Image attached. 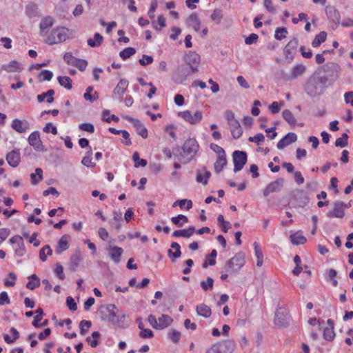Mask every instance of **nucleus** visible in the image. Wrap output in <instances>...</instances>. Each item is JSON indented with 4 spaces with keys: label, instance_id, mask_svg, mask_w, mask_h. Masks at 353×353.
Masks as SVG:
<instances>
[{
    "label": "nucleus",
    "instance_id": "864d4df0",
    "mask_svg": "<svg viewBox=\"0 0 353 353\" xmlns=\"http://www.w3.org/2000/svg\"><path fill=\"white\" fill-rule=\"evenodd\" d=\"M34 313L36 315L34 317V321H32V325L35 327H39V323L41 321L43 316L44 315L43 310L41 307H38Z\"/></svg>",
    "mask_w": 353,
    "mask_h": 353
},
{
    "label": "nucleus",
    "instance_id": "58836bf2",
    "mask_svg": "<svg viewBox=\"0 0 353 353\" xmlns=\"http://www.w3.org/2000/svg\"><path fill=\"white\" fill-rule=\"evenodd\" d=\"M204 175L200 172L199 170L197 171L196 181L198 183H202L204 185L208 184V179L211 176V173L210 171L207 170L205 168H203Z\"/></svg>",
    "mask_w": 353,
    "mask_h": 353
},
{
    "label": "nucleus",
    "instance_id": "de8ad7c7",
    "mask_svg": "<svg viewBox=\"0 0 353 353\" xmlns=\"http://www.w3.org/2000/svg\"><path fill=\"white\" fill-rule=\"evenodd\" d=\"M93 91V87L89 86L86 88L85 92L83 94V98L90 102H94L98 99V94L97 92H94V94H92L91 92Z\"/></svg>",
    "mask_w": 353,
    "mask_h": 353
},
{
    "label": "nucleus",
    "instance_id": "f03ea898",
    "mask_svg": "<svg viewBox=\"0 0 353 353\" xmlns=\"http://www.w3.org/2000/svg\"><path fill=\"white\" fill-rule=\"evenodd\" d=\"M199 145L195 138L188 139L181 147L182 152L177 155L179 161L185 159L184 163L190 162L196 154Z\"/></svg>",
    "mask_w": 353,
    "mask_h": 353
},
{
    "label": "nucleus",
    "instance_id": "20e7f679",
    "mask_svg": "<svg viewBox=\"0 0 353 353\" xmlns=\"http://www.w3.org/2000/svg\"><path fill=\"white\" fill-rule=\"evenodd\" d=\"M245 263L244 254L243 252H239L226 263L225 270L230 274L236 273L240 270Z\"/></svg>",
    "mask_w": 353,
    "mask_h": 353
},
{
    "label": "nucleus",
    "instance_id": "b1692460",
    "mask_svg": "<svg viewBox=\"0 0 353 353\" xmlns=\"http://www.w3.org/2000/svg\"><path fill=\"white\" fill-rule=\"evenodd\" d=\"M107 250L110 251V257L114 263L118 264L121 261V256L123 252V250L118 246L110 245Z\"/></svg>",
    "mask_w": 353,
    "mask_h": 353
},
{
    "label": "nucleus",
    "instance_id": "c756f323",
    "mask_svg": "<svg viewBox=\"0 0 353 353\" xmlns=\"http://www.w3.org/2000/svg\"><path fill=\"white\" fill-rule=\"evenodd\" d=\"M188 24L191 26L194 31L199 32L201 29V21L196 12L192 13L188 19Z\"/></svg>",
    "mask_w": 353,
    "mask_h": 353
},
{
    "label": "nucleus",
    "instance_id": "3c124183",
    "mask_svg": "<svg viewBox=\"0 0 353 353\" xmlns=\"http://www.w3.org/2000/svg\"><path fill=\"white\" fill-rule=\"evenodd\" d=\"M41 141L40 134L39 131L32 132L28 139L29 144L32 146H35Z\"/></svg>",
    "mask_w": 353,
    "mask_h": 353
},
{
    "label": "nucleus",
    "instance_id": "f8f14e48",
    "mask_svg": "<svg viewBox=\"0 0 353 353\" xmlns=\"http://www.w3.org/2000/svg\"><path fill=\"white\" fill-rule=\"evenodd\" d=\"M284 182L285 181L283 178H278L275 181L270 183L263 191V196L266 197L271 193L281 191L283 187Z\"/></svg>",
    "mask_w": 353,
    "mask_h": 353
},
{
    "label": "nucleus",
    "instance_id": "774afa93",
    "mask_svg": "<svg viewBox=\"0 0 353 353\" xmlns=\"http://www.w3.org/2000/svg\"><path fill=\"white\" fill-rule=\"evenodd\" d=\"M43 132L46 133L51 132L52 134H57V128L55 125H54L52 123H47L45 127L43 129Z\"/></svg>",
    "mask_w": 353,
    "mask_h": 353
},
{
    "label": "nucleus",
    "instance_id": "9d476101",
    "mask_svg": "<svg viewBox=\"0 0 353 353\" xmlns=\"http://www.w3.org/2000/svg\"><path fill=\"white\" fill-rule=\"evenodd\" d=\"M179 115L192 125L199 123L203 119V112L200 110H196L194 113L190 110H185L181 112Z\"/></svg>",
    "mask_w": 353,
    "mask_h": 353
},
{
    "label": "nucleus",
    "instance_id": "052dcab7",
    "mask_svg": "<svg viewBox=\"0 0 353 353\" xmlns=\"http://www.w3.org/2000/svg\"><path fill=\"white\" fill-rule=\"evenodd\" d=\"M288 34V30L284 27L277 28L275 30L274 37L276 40L281 41L285 38Z\"/></svg>",
    "mask_w": 353,
    "mask_h": 353
},
{
    "label": "nucleus",
    "instance_id": "39448f33",
    "mask_svg": "<svg viewBox=\"0 0 353 353\" xmlns=\"http://www.w3.org/2000/svg\"><path fill=\"white\" fill-rule=\"evenodd\" d=\"M192 70L188 65L181 64L179 65L172 74V79L177 84L183 83L187 79V77L192 74Z\"/></svg>",
    "mask_w": 353,
    "mask_h": 353
},
{
    "label": "nucleus",
    "instance_id": "e433bc0d",
    "mask_svg": "<svg viewBox=\"0 0 353 353\" xmlns=\"http://www.w3.org/2000/svg\"><path fill=\"white\" fill-rule=\"evenodd\" d=\"M54 94V90L52 89L48 90L46 92H43L39 95H37V101L39 103H42L44 101L45 99L46 98V102L48 103H51L54 101V97L53 95Z\"/></svg>",
    "mask_w": 353,
    "mask_h": 353
},
{
    "label": "nucleus",
    "instance_id": "412c9836",
    "mask_svg": "<svg viewBox=\"0 0 353 353\" xmlns=\"http://www.w3.org/2000/svg\"><path fill=\"white\" fill-rule=\"evenodd\" d=\"M325 14L328 19L335 25L339 26L340 24V13L334 7L330 6H326Z\"/></svg>",
    "mask_w": 353,
    "mask_h": 353
},
{
    "label": "nucleus",
    "instance_id": "0eeeda50",
    "mask_svg": "<svg viewBox=\"0 0 353 353\" xmlns=\"http://www.w3.org/2000/svg\"><path fill=\"white\" fill-rule=\"evenodd\" d=\"M290 320V316L288 310L283 307L276 309L274 315V324L279 327H287Z\"/></svg>",
    "mask_w": 353,
    "mask_h": 353
},
{
    "label": "nucleus",
    "instance_id": "79ce46f5",
    "mask_svg": "<svg viewBox=\"0 0 353 353\" xmlns=\"http://www.w3.org/2000/svg\"><path fill=\"white\" fill-rule=\"evenodd\" d=\"M103 41V37L98 32L94 34V39H88L87 41L88 45L92 48H95L101 46Z\"/></svg>",
    "mask_w": 353,
    "mask_h": 353
},
{
    "label": "nucleus",
    "instance_id": "6e6552de",
    "mask_svg": "<svg viewBox=\"0 0 353 353\" xmlns=\"http://www.w3.org/2000/svg\"><path fill=\"white\" fill-rule=\"evenodd\" d=\"M119 310L114 304H108L100 310V314L103 320H106L112 323H115V319Z\"/></svg>",
    "mask_w": 353,
    "mask_h": 353
},
{
    "label": "nucleus",
    "instance_id": "c85d7f7f",
    "mask_svg": "<svg viewBox=\"0 0 353 353\" xmlns=\"http://www.w3.org/2000/svg\"><path fill=\"white\" fill-rule=\"evenodd\" d=\"M122 221V213L120 210L114 211L113 212V219L110 221V224L111 227L119 231L121 228V221Z\"/></svg>",
    "mask_w": 353,
    "mask_h": 353
},
{
    "label": "nucleus",
    "instance_id": "2eb2a0df",
    "mask_svg": "<svg viewBox=\"0 0 353 353\" xmlns=\"http://www.w3.org/2000/svg\"><path fill=\"white\" fill-rule=\"evenodd\" d=\"M125 119L134 125L139 135L141 136L143 139L148 137V130L139 119H134L130 116H127Z\"/></svg>",
    "mask_w": 353,
    "mask_h": 353
},
{
    "label": "nucleus",
    "instance_id": "72a5a7b5",
    "mask_svg": "<svg viewBox=\"0 0 353 353\" xmlns=\"http://www.w3.org/2000/svg\"><path fill=\"white\" fill-rule=\"evenodd\" d=\"M290 241L294 245H302L306 242V238L303 235V232L301 230L292 234L290 236Z\"/></svg>",
    "mask_w": 353,
    "mask_h": 353
},
{
    "label": "nucleus",
    "instance_id": "09e8293b",
    "mask_svg": "<svg viewBox=\"0 0 353 353\" xmlns=\"http://www.w3.org/2000/svg\"><path fill=\"white\" fill-rule=\"evenodd\" d=\"M30 178L32 181V183L33 185H37L39 183L40 181L43 179V170L41 168H36L35 173H32L30 174Z\"/></svg>",
    "mask_w": 353,
    "mask_h": 353
},
{
    "label": "nucleus",
    "instance_id": "5fc2aeb1",
    "mask_svg": "<svg viewBox=\"0 0 353 353\" xmlns=\"http://www.w3.org/2000/svg\"><path fill=\"white\" fill-rule=\"evenodd\" d=\"M132 159L134 162V167H145L147 165V161L143 159H140L139 154L137 152H134L132 154Z\"/></svg>",
    "mask_w": 353,
    "mask_h": 353
},
{
    "label": "nucleus",
    "instance_id": "680f3d73",
    "mask_svg": "<svg viewBox=\"0 0 353 353\" xmlns=\"http://www.w3.org/2000/svg\"><path fill=\"white\" fill-rule=\"evenodd\" d=\"M323 339L328 341H332L334 339L335 332L332 327H325L323 330Z\"/></svg>",
    "mask_w": 353,
    "mask_h": 353
},
{
    "label": "nucleus",
    "instance_id": "7ed1b4c3",
    "mask_svg": "<svg viewBox=\"0 0 353 353\" xmlns=\"http://www.w3.org/2000/svg\"><path fill=\"white\" fill-rule=\"evenodd\" d=\"M68 38V30L63 27H58L52 30L45 39V43L53 45L65 41Z\"/></svg>",
    "mask_w": 353,
    "mask_h": 353
},
{
    "label": "nucleus",
    "instance_id": "c9c22d12",
    "mask_svg": "<svg viewBox=\"0 0 353 353\" xmlns=\"http://www.w3.org/2000/svg\"><path fill=\"white\" fill-rule=\"evenodd\" d=\"M173 319L168 314H162L158 319V330H163L168 327L172 323Z\"/></svg>",
    "mask_w": 353,
    "mask_h": 353
},
{
    "label": "nucleus",
    "instance_id": "a18cd8bd",
    "mask_svg": "<svg viewBox=\"0 0 353 353\" xmlns=\"http://www.w3.org/2000/svg\"><path fill=\"white\" fill-rule=\"evenodd\" d=\"M171 221L177 227H183L185 223L188 222V219L183 214H179L171 218Z\"/></svg>",
    "mask_w": 353,
    "mask_h": 353
},
{
    "label": "nucleus",
    "instance_id": "ddd939ff",
    "mask_svg": "<svg viewBox=\"0 0 353 353\" xmlns=\"http://www.w3.org/2000/svg\"><path fill=\"white\" fill-rule=\"evenodd\" d=\"M305 71V65L302 63L296 64L291 68L290 73L289 74L283 75V78L286 81H293L302 76Z\"/></svg>",
    "mask_w": 353,
    "mask_h": 353
},
{
    "label": "nucleus",
    "instance_id": "a211bd4d",
    "mask_svg": "<svg viewBox=\"0 0 353 353\" xmlns=\"http://www.w3.org/2000/svg\"><path fill=\"white\" fill-rule=\"evenodd\" d=\"M6 161L9 165L16 168L19 165L21 161L20 151L19 149H14L8 152L6 155Z\"/></svg>",
    "mask_w": 353,
    "mask_h": 353
},
{
    "label": "nucleus",
    "instance_id": "603ef678",
    "mask_svg": "<svg viewBox=\"0 0 353 353\" xmlns=\"http://www.w3.org/2000/svg\"><path fill=\"white\" fill-rule=\"evenodd\" d=\"M136 53V50L132 47H128L124 50H121L119 53V56L123 60H125L134 54Z\"/></svg>",
    "mask_w": 353,
    "mask_h": 353
},
{
    "label": "nucleus",
    "instance_id": "dca6fc26",
    "mask_svg": "<svg viewBox=\"0 0 353 353\" xmlns=\"http://www.w3.org/2000/svg\"><path fill=\"white\" fill-rule=\"evenodd\" d=\"M54 23V19L51 16H46L41 19L39 23V34L41 37L45 36L49 31V30L53 26Z\"/></svg>",
    "mask_w": 353,
    "mask_h": 353
},
{
    "label": "nucleus",
    "instance_id": "37998d69",
    "mask_svg": "<svg viewBox=\"0 0 353 353\" xmlns=\"http://www.w3.org/2000/svg\"><path fill=\"white\" fill-rule=\"evenodd\" d=\"M28 279H31L32 281H29L26 283V288L28 289L33 290L36 288H38L40 285V284H41L40 279L36 274H33L30 275L28 277Z\"/></svg>",
    "mask_w": 353,
    "mask_h": 353
},
{
    "label": "nucleus",
    "instance_id": "f704fd0d",
    "mask_svg": "<svg viewBox=\"0 0 353 353\" xmlns=\"http://www.w3.org/2000/svg\"><path fill=\"white\" fill-rule=\"evenodd\" d=\"M229 126L231 134L234 139H237L241 137L243 130L238 120L230 124Z\"/></svg>",
    "mask_w": 353,
    "mask_h": 353
},
{
    "label": "nucleus",
    "instance_id": "bf43d9fd",
    "mask_svg": "<svg viewBox=\"0 0 353 353\" xmlns=\"http://www.w3.org/2000/svg\"><path fill=\"white\" fill-rule=\"evenodd\" d=\"M92 326V322L88 320H82L79 323L80 334L85 335Z\"/></svg>",
    "mask_w": 353,
    "mask_h": 353
},
{
    "label": "nucleus",
    "instance_id": "6e6d98bb",
    "mask_svg": "<svg viewBox=\"0 0 353 353\" xmlns=\"http://www.w3.org/2000/svg\"><path fill=\"white\" fill-rule=\"evenodd\" d=\"M200 285L204 291L212 290L214 285V280L212 278L208 276L205 281H201Z\"/></svg>",
    "mask_w": 353,
    "mask_h": 353
},
{
    "label": "nucleus",
    "instance_id": "2f4dec72",
    "mask_svg": "<svg viewBox=\"0 0 353 353\" xmlns=\"http://www.w3.org/2000/svg\"><path fill=\"white\" fill-rule=\"evenodd\" d=\"M25 13L29 18H34L39 17L38 6L32 2L28 3L26 6Z\"/></svg>",
    "mask_w": 353,
    "mask_h": 353
},
{
    "label": "nucleus",
    "instance_id": "f3484780",
    "mask_svg": "<svg viewBox=\"0 0 353 353\" xmlns=\"http://www.w3.org/2000/svg\"><path fill=\"white\" fill-rule=\"evenodd\" d=\"M345 215L344 212V202L341 201H336L334 203V209L332 211L327 212L328 217L343 218Z\"/></svg>",
    "mask_w": 353,
    "mask_h": 353
},
{
    "label": "nucleus",
    "instance_id": "1a4fd4ad",
    "mask_svg": "<svg viewBox=\"0 0 353 353\" xmlns=\"http://www.w3.org/2000/svg\"><path fill=\"white\" fill-rule=\"evenodd\" d=\"M232 160L234 163V172H239L247 163V153L244 151L235 150L232 153Z\"/></svg>",
    "mask_w": 353,
    "mask_h": 353
},
{
    "label": "nucleus",
    "instance_id": "423d86ee",
    "mask_svg": "<svg viewBox=\"0 0 353 353\" xmlns=\"http://www.w3.org/2000/svg\"><path fill=\"white\" fill-rule=\"evenodd\" d=\"M320 70L325 73V74L322 77H327V81L329 80L335 81L339 76L341 68L339 65L336 63L327 62L321 67Z\"/></svg>",
    "mask_w": 353,
    "mask_h": 353
},
{
    "label": "nucleus",
    "instance_id": "338daca9",
    "mask_svg": "<svg viewBox=\"0 0 353 353\" xmlns=\"http://www.w3.org/2000/svg\"><path fill=\"white\" fill-rule=\"evenodd\" d=\"M154 61L153 57L150 55L143 54L142 58L139 60V63L142 66L151 64Z\"/></svg>",
    "mask_w": 353,
    "mask_h": 353
},
{
    "label": "nucleus",
    "instance_id": "aec40b11",
    "mask_svg": "<svg viewBox=\"0 0 353 353\" xmlns=\"http://www.w3.org/2000/svg\"><path fill=\"white\" fill-rule=\"evenodd\" d=\"M215 344H219V350H220L222 353H232L236 348V343L232 339L224 340Z\"/></svg>",
    "mask_w": 353,
    "mask_h": 353
},
{
    "label": "nucleus",
    "instance_id": "473e14b6",
    "mask_svg": "<svg viewBox=\"0 0 353 353\" xmlns=\"http://www.w3.org/2000/svg\"><path fill=\"white\" fill-rule=\"evenodd\" d=\"M81 260V253L79 250H77L70 257V269L72 271H75Z\"/></svg>",
    "mask_w": 353,
    "mask_h": 353
},
{
    "label": "nucleus",
    "instance_id": "cd10ccee",
    "mask_svg": "<svg viewBox=\"0 0 353 353\" xmlns=\"http://www.w3.org/2000/svg\"><path fill=\"white\" fill-rule=\"evenodd\" d=\"M69 239L70 236L67 234H64L61 237V239L58 241L57 247L56 248L57 254H61V252L67 250L69 248Z\"/></svg>",
    "mask_w": 353,
    "mask_h": 353
},
{
    "label": "nucleus",
    "instance_id": "a19ab883",
    "mask_svg": "<svg viewBox=\"0 0 353 353\" xmlns=\"http://www.w3.org/2000/svg\"><path fill=\"white\" fill-rule=\"evenodd\" d=\"M283 119L291 126L294 127L296 125V120L292 112L288 109L284 110L282 112Z\"/></svg>",
    "mask_w": 353,
    "mask_h": 353
},
{
    "label": "nucleus",
    "instance_id": "13d9d810",
    "mask_svg": "<svg viewBox=\"0 0 353 353\" xmlns=\"http://www.w3.org/2000/svg\"><path fill=\"white\" fill-rule=\"evenodd\" d=\"M348 135L343 133L341 137L338 138L335 141V146L339 148H345L347 145Z\"/></svg>",
    "mask_w": 353,
    "mask_h": 353
},
{
    "label": "nucleus",
    "instance_id": "9b49d317",
    "mask_svg": "<svg viewBox=\"0 0 353 353\" xmlns=\"http://www.w3.org/2000/svg\"><path fill=\"white\" fill-rule=\"evenodd\" d=\"M298 44L299 41L296 38L294 37L291 39L285 46L283 49V53L288 63H290L293 61L294 58V52L297 48Z\"/></svg>",
    "mask_w": 353,
    "mask_h": 353
},
{
    "label": "nucleus",
    "instance_id": "393cba45",
    "mask_svg": "<svg viewBox=\"0 0 353 353\" xmlns=\"http://www.w3.org/2000/svg\"><path fill=\"white\" fill-rule=\"evenodd\" d=\"M127 313L125 310H119L115 319V323L117 326L121 328H126L129 326V322L127 321Z\"/></svg>",
    "mask_w": 353,
    "mask_h": 353
},
{
    "label": "nucleus",
    "instance_id": "4be33fe9",
    "mask_svg": "<svg viewBox=\"0 0 353 353\" xmlns=\"http://www.w3.org/2000/svg\"><path fill=\"white\" fill-rule=\"evenodd\" d=\"M29 123L26 120H21L14 119L12 120L11 127L13 130L19 133H25L29 128Z\"/></svg>",
    "mask_w": 353,
    "mask_h": 353
},
{
    "label": "nucleus",
    "instance_id": "f257e3e1",
    "mask_svg": "<svg viewBox=\"0 0 353 353\" xmlns=\"http://www.w3.org/2000/svg\"><path fill=\"white\" fill-rule=\"evenodd\" d=\"M327 82V78L321 77L319 72H314L306 81L305 91L310 97H314L321 94Z\"/></svg>",
    "mask_w": 353,
    "mask_h": 353
},
{
    "label": "nucleus",
    "instance_id": "c03bdc74",
    "mask_svg": "<svg viewBox=\"0 0 353 353\" xmlns=\"http://www.w3.org/2000/svg\"><path fill=\"white\" fill-rule=\"evenodd\" d=\"M327 39V33L325 31H321L315 36L314 39L312 42L314 48L319 47L322 43L325 42Z\"/></svg>",
    "mask_w": 353,
    "mask_h": 353
},
{
    "label": "nucleus",
    "instance_id": "5701e85b",
    "mask_svg": "<svg viewBox=\"0 0 353 353\" xmlns=\"http://www.w3.org/2000/svg\"><path fill=\"white\" fill-rule=\"evenodd\" d=\"M128 86V81L126 79H121L113 90L114 99H119L125 93Z\"/></svg>",
    "mask_w": 353,
    "mask_h": 353
},
{
    "label": "nucleus",
    "instance_id": "e2e57ef3",
    "mask_svg": "<svg viewBox=\"0 0 353 353\" xmlns=\"http://www.w3.org/2000/svg\"><path fill=\"white\" fill-rule=\"evenodd\" d=\"M110 114V111L108 110H105L102 112V120L103 121H105L107 123H110L112 121H114L115 122H118L119 119L114 114H112L110 117H106Z\"/></svg>",
    "mask_w": 353,
    "mask_h": 353
},
{
    "label": "nucleus",
    "instance_id": "6ab92c4d",
    "mask_svg": "<svg viewBox=\"0 0 353 353\" xmlns=\"http://www.w3.org/2000/svg\"><path fill=\"white\" fill-rule=\"evenodd\" d=\"M297 140V135L294 132H288L278 143L276 147L281 150Z\"/></svg>",
    "mask_w": 353,
    "mask_h": 353
},
{
    "label": "nucleus",
    "instance_id": "49530a36",
    "mask_svg": "<svg viewBox=\"0 0 353 353\" xmlns=\"http://www.w3.org/2000/svg\"><path fill=\"white\" fill-rule=\"evenodd\" d=\"M100 336L101 334L97 331H94L92 333V337L88 336L86 338V341L92 347H96L99 345L98 339Z\"/></svg>",
    "mask_w": 353,
    "mask_h": 353
},
{
    "label": "nucleus",
    "instance_id": "ea45409f",
    "mask_svg": "<svg viewBox=\"0 0 353 353\" xmlns=\"http://www.w3.org/2000/svg\"><path fill=\"white\" fill-rule=\"evenodd\" d=\"M2 69L7 72H15L21 70L20 63L17 61H12L9 64L3 65Z\"/></svg>",
    "mask_w": 353,
    "mask_h": 353
},
{
    "label": "nucleus",
    "instance_id": "bb28decb",
    "mask_svg": "<svg viewBox=\"0 0 353 353\" xmlns=\"http://www.w3.org/2000/svg\"><path fill=\"white\" fill-rule=\"evenodd\" d=\"M195 232V228L194 226H190L187 229H182L179 230H175L172 236L174 238L178 237H184V238H190L193 233Z\"/></svg>",
    "mask_w": 353,
    "mask_h": 353
},
{
    "label": "nucleus",
    "instance_id": "8fccbe9b",
    "mask_svg": "<svg viewBox=\"0 0 353 353\" xmlns=\"http://www.w3.org/2000/svg\"><path fill=\"white\" fill-rule=\"evenodd\" d=\"M57 80L61 86L64 87L67 90H71L72 88V79L67 76L63 77H58Z\"/></svg>",
    "mask_w": 353,
    "mask_h": 353
},
{
    "label": "nucleus",
    "instance_id": "4d7b16f0",
    "mask_svg": "<svg viewBox=\"0 0 353 353\" xmlns=\"http://www.w3.org/2000/svg\"><path fill=\"white\" fill-rule=\"evenodd\" d=\"M53 77V72L48 70H43L39 73L38 78L40 81H50Z\"/></svg>",
    "mask_w": 353,
    "mask_h": 353
},
{
    "label": "nucleus",
    "instance_id": "0e129e2a",
    "mask_svg": "<svg viewBox=\"0 0 353 353\" xmlns=\"http://www.w3.org/2000/svg\"><path fill=\"white\" fill-rule=\"evenodd\" d=\"M63 59L67 63V64L74 67L78 58L74 57L72 52H68L64 54Z\"/></svg>",
    "mask_w": 353,
    "mask_h": 353
},
{
    "label": "nucleus",
    "instance_id": "69168bd1",
    "mask_svg": "<svg viewBox=\"0 0 353 353\" xmlns=\"http://www.w3.org/2000/svg\"><path fill=\"white\" fill-rule=\"evenodd\" d=\"M169 339L174 343H177L181 339V332L175 330H170L168 332Z\"/></svg>",
    "mask_w": 353,
    "mask_h": 353
},
{
    "label": "nucleus",
    "instance_id": "a878e982",
    "mask_svg": "<svg viewBox=\"0 0 353 353\" xmlns=\"http://www.w3.org/2000/svg\"><path fill=\"white\" fill-rule=\"evenodd\" d=\"M171 249L168 250V256L172 261L181 256V246L177 242H172L170 245Z\"/></svg>",
    "mask_w": 353,
    "mask_h": 353
},
{
    "label": "nucleus",
    "instance_id": "4c0bfd02",
    "mask_svg": "<svg viewBox=\"0 0 353 353\" xmlns=\"http://www.w3.org/2000/svg\"><path fill=\"white\" fill-rule=\"evenodd\" d=\"M227 164L226 155H219L218 156L216 162L214 164V170L216 173H220L224 167Z\"/></svg>",
    "mask_w": 353,
    "mask_h": 353
},
{
    "label": "nucleus",
    "instance_id": "7c9ffc66",
    "mask_svg": "<svg viewBox=\"0 0 353 353\" xmlns=\"http://www.w3.org/2000/svg\"><path fill=\"white\" fill-rule=\"evenodd\" d=\"M196 312L199 316L205 319L209 318L212 314L211 308L205 303H201L196 307Z\"/></svg>",
    "mask_w": 353,
    "mask_h": 353
},
{
    "label": "nucleus",
    "instance_id": "4468645a",
    "mask_svg": "<svg viewBox=\"0 0 353 353\" xmlns=\"http://www.w3.org/2000/svg\"><path fill=\"white\" fill-rule=\"evenodd\" d=\"M200 56L194 52H190L186 57H185V64L189 66V68L192 70V72H198V65L200 63Z\"/></svg>",
    "mask_w": 353,
    "mask_h": 353
}]
</instances>
